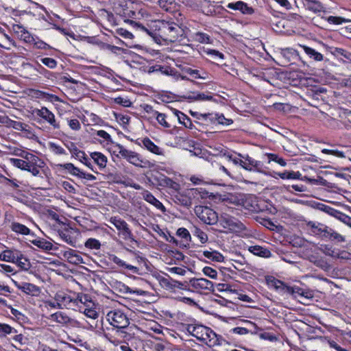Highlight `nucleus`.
I'll use <instances>...</instances> for the list:
<instances>
[{
    "label": "nucleus",
    "mask_w": 351,
    "mask_h": 351,
    "mask_svg": "<svg viewBox=\"0 0 351 351\" xmlns=\"http://www.w3.org/2000/svg\"><path fill=\"white\" fill-rule=\"evenodd\" d=\"M230 332L239 335H245L248 334L250 332V330L247 328H244V327H235V328H232L230 330Z\"/></svg>",
    "instance_id": "774afa93"
},
{
    "label": "nucleus",
    "mask_w": 351,
    "mask_h": 351,
    "mask_svg": "<svg viewBox=\"0 0 351 351\" xmlns=\"http://www.w3.org/2000/svg\"><path fill=\"white\" fill-rule=\"evenodd\" d=\"M106 319L110 326L120 332L123 338L130 340L134 335L133 330L136 327L134 324H130V319L123 310L114 308L109 311L106 315Z\"/></svg>",
    "instance_id": "f257e3e1"
},
{
    "label": "nucleus",
    "mask_w": 351,
    "mask_h": 351,
    "mask_svg": "<svg viewBox=\"0 0 351 351\" xmlns=\"http://www.w3.org/2000/svg\"><path fill=\"white\" fill-rule=\"evenodd\" d=\"M322 152L326 154H332L339 158H345L344 153L337 149H323Z\"/></svg>",
    "instance_id": "338daca9"
},
{
    "label": "nucleus",
    "mask_w": 351,
    "mask_h": 351,
    "mask_svg": "<svg viewBox=\"0 0 351 351\" xmlns=\"http://www.w3.org/2000/svg\"><path fill=\"white\" fill-rule=\"evenodd\" d=\"M249 251L254 255L263 258H269L271 256V253L269 250L259 245H253L250 247Z\"/></svg>",
    "instance_id": "a878e982"
},
{
    "label": "nucleus",
    "mask_w": 351,
    "mask_h": 351,
    "mask_svg": "<svg viewBox=\"0 0 351 351\" xmlns=\"http://www.w3.org/2000/svg\"><path fill=\"white\" fill-rule=\"evenodd\" d=\"M49 319L62 325L70 324L73 321L66 313L61 311L50 315Z\"/></svg>",
    "instance_id": "4be33fe9"
},
{
    "label": "nucleus",
    "mask_w": 351,
    "mask_h": 351,
    "mask_svg": "<svg viewBox=\"0 0 351 351\" xmlns=\"http://www.w3.org/2000/svg\"><path fill=\"white\" fill-rule=\"evenodd\" d=\"M19 37L21 40L27 43H32L35 41L34 38L27 29H25L23 33L20 34Z\"/></svg>",
    "instance_id": "69168bd1"
},
{
    "label": "nucleus",
    "mask_w": 351,
    "mask_h": 351,
    "mask_svg": "<svg viewBox=\"0 0 351 351\" xmlns=\"http://www.w3.org/2000/svg\"><path fill=\"white\" fill-rule=\"evenodd\" d=\"M266 156L269 160V162H271V161L276 162V163L279 164L282 167H285L287 165L286 161L282 158L279 157L278 155H276L275 154L269 153V154H267Z\"/></svg>",
    "instance_id": "3c124183"
},
{
    "label": "nucleus",
    "mask_w": 351,
    "mask_h": 351,
    "mask_svg": "<svg viewBox=\"0 0 351 351\" xmlns=\"http://www.w3.org/2000/svg\"><path fill=\"white\" fill-rule=\"evenodd\" d=\"M327 21L330 24H335V25H339L342 24L343 23L348 22V20L340 17V16H330L326 19Z\"/></svg>",
    "instance_id": "e2e57ef3"
},
{
    "label": "nucleus",
    "mask_w": 351,
    "mask_h": 351,
    "mask_svg": "<svg viewBox=\"0 0 351 351\" xmlns=\"http://www.w3.org/2000/svg\"><path fill=\"white\" fill-rule=\"evenodd\" d=\"M76 302V308H80L81 304H86L88 302L92 301L90 298L86 294L78 295L76 298H75Z\"/></svg>",
    "instance_id": "864d4df0"
},
{
    "label": "nucleus",
    "mask_w": 351,
    "mask_h": 351,
    "mask_svg": "<svg viewBox=\"0 0 351 351\" xmlns=\"http://www.w3.org/2000/svg\"><path fill=\"white\" fill-rule=\"evenodd\" d=\"M192 233L195 237H197L202 243H206L208 241V235L206 232L197 227H193Z\"/></svg>",
    "instance_id": "c03bdc74"
},
{
    "label": "nucleus",
    "mask_w": 351,
    "mask_h": 351,
    "mask_svg": "<svg viewBox=\"0 0 351 351\" xmlns=\"http://www.w3.org/2000/svg\"><path fill=\"white\" fill-rule=\"evenodd\" d=\"M140 145L152 154L158 156H164L165 154L164 149L156 145L153 141H152L147 137H145L143 139H142L141 143Z\"/></svg>",
    "instance_id": "2eb2a0df"
},
{
    "label": "nucleus",
    "mask_w": 351,
    "mask_h": 351,
    "mask_svg": "<svg viewBox=\"0 0 351 351\" xmlns=\"http://www.w3.org/2000/svg\"><path fill=\"white\" fill-rule=\"evenodd\" d=\"M159 184L162 186H168L173 189L177 190L179 186L178 184L169 178L162 176L159 180Z\"/></svg>",
    "instance_id": "58836bf2"
},
{
    "label": "nucleus",
    "mask_w": 351,
    "mask_h": 351,
    "mask_svg": "<svg viewBox=\"0 0 351 351\" xmlns=\"http://www.w3.org/2000/svg\"><path fill=\"white\" fill-rule=\"evenodd\" d=\"M34 113L48 123L54 130L60 128V123L56 121L54 114L47 108H36L34 110Z\"/></svg>",
    "instance_id": "6e6552de"
},
{
    "label": "nucleus",
    "mask_w": 351,
    "mask_h": 351,
    "mask_svg": "<svg viewBox=\"0 0 351 351\" xmlns=\"http://www.w3.org/2000/svg\"><path fill=\"white\" fill-rule=\"evenodd\" d=\"M82 313H84L87 317L93 319H95L98 317V313L95 310V307L90 309L82 307Z\"/></svg>",
    "instance_id": "4d7b16f0"
},
{
    "label": "nucleus",
    "mask_w": 351,
    "mask_h": 351,
    "mask_svg": "<svg viewBox=\"0 0 351 351\" xmlns=\"http://www.w3.org/2000/svg\"><path fill=\"white\" fill-rule=\"evenodd\" d=\"M31 158H32V160L29 162L27 169L25 171H27L34 176H37L40 173L39 167L40 165H38L36 164L37 160H38V157H36L35 156H33L31 154Z\"/></svg>",
    "instance_id": "c85d7f7f"
},
{
    "label": "nucleus",
    "mask_w": 351,
    "mask_h": 351,
    "mask_svg": "<svg viewBox=\"0 0 351 351\" xmlns=\"http://www.w3.org/2000/svg\"><path fill=\"white\" fill-rule=\"evenodd\" d=\"M238 156L243 158V168L252 171L254 170H258L261 167V162L257 161L252 158L250 157L248 155L243 156L241 154H239Z\"/></svg>",
    "instance_id": "f3484780"
},
{
    "label": "nucleus",
    "mask_w": 351,
    "mask_h": 351,
    "mask_svg": "<svg viewBox=\"0 0 351 351\" xmlns=\"http://www.w3.org/2000/svg\"><path fill=\"white\" fill-rule=\"evenodd\" d=\"M324 239H328L337 243H341L345 241L344 237L341 234H339L330 227H328Z\"/></svg>",
    "instance_id": "bb28decb"
},
{
    "label": "nucleus",
    "mask_w": 351,
    "mask_h": 351,
    "mask_svg": "<svg viewBox=\"0 0 351 351\" xmlns=\"http://www.w3.org/2000/svg\"><path fill=\"white\" fill-rule=\"evenodd\" d=\"M304 49V52L309 56V58L313 59L315 61L323 60L324 56L319 52L315 51L314 49L307 47L306 45L301 46Z\"/></svg>",
    "instance_id": "c756f323"
},
{
    "label": "nucleus",
    "mask_w": 351,
    "mask_h": 351,
    "mask_svg": "<svg viewBox=\"0 0 351 351\" xmlns=\"http://www.w3.org/2000/svg\"><path fill=\"white\" fill-rule=\"evenodd\" d=\"M203 254L206 258L210 259L213 261L221 263L224 260L223 256L221 253H219V252L215 251V250H213V251L206 250V251L203 252Z\"/></svg>",
    "instance_id": "7c9ffc66"
},
{
    "label": "nucleus",
    "mask_w": 351,
    "mask_h": 351,
    "mask_svg": "<svg viewBox=\"0 0 351 351\" xmlns=\"http://www.w3.org/2000/svg\"><path fill=\"white\" fill-rule=\"evenodd\" d=\"M193 39L195 41L199 42L200 43H210V36L207 34L200 32H195L193 34Z\"/></svg>",
    "instance_id": "de8ad7c7"
},
{
    "label": "nucleus",
    "mask_w": 351,
    "mask_h": 351,
    "mask_svg": "<svg viewBox=\"0 0 351 351\" xmlns=\"http://www.w3.org/2000/svg\"><path fill=\"white\" fill-rule=\"evenodd\" d=\"M17 287L25 293L32 296L38 295L40 293V288L32 283L23 282L21 285H17Z\"/></svg>",
    "instance_id": "aec40b11"
},
{
    "label": "nucleus",
    "mask_w": 351,
    "mask_h": 351,
    "mask_svg": "<svg viewBox=\"0 0 351 351\" xmlns=\"http://www.w3.org/2000/svg\"><path fill=\"white\" fill-rule=\"evenodd\" d=\"M295 286H288L284 282H282V285H280L278 290L276 291L281 295L288 294L291 295H293Z\"/></svg>",
    "instance_id": "79ce46f5"
},
{
    "label": "nucleus",
    "mask_w": 351,
    "mask_h": 351,
    "mask_svg": "<svg viewBox=\"0 0 351 351\" xmlns=\"http://www.w3.org/2000/svg\"><path fill=\"white\" fill-rule=\"evenodd\" d=\"M119 154L121 157L126 159L130 163L136 167H143V160L140 155L134 152L126 149L123 145H118Z\"/></svg>",
    "instance_id": "1a4fd4ad"
},
{
    "label": "nucleus",
    "mask_w": 351,
    "mask_h": 351,
    "mask_svg": "<svg viewBox=\"0 0 351 351\" xmlns=\"http://www.w3.org/2000/svg\"><path fill=\"white\" fill-rule=\"evenodd\" d=\"M266 280H267V285L269 287L274 289L276 291L278 290V287H280V285H282V282L280 280L276 279V278H274L273 276H269V277L267 278Z\"/></svg>",
    "instance_id": "5fc2aeb1"
},
{
    "label": "nucleus",
    "mask_w": 351,
    "mask_h": 351,
    "mask_svg": "<svg viewBox=\"0 0 351 351\" xmlns=\"http://www.w3.org/2000/svg\"><path fill=\"white\" fill-rule=\"evenodd\" d=\"M204 274L212 279L217 278V271L210 267H204L202 269Z\"/></svg>",
    "instance_id": "052dcab7"
},
{
    "label": "nucleus",
    "mask_w": 351,
    "mask_h": 351,
    "mask_svg": "<svg viewBox=\"0 0 351 351\" xmlns=\"http://www.w3.org/2000/svg\"><path fill=\"white\" fill-rule=\"evenodd\" d=\"M158 27V36L166 42H180L185 38L184 29L172 21H160Z\"/></svg>",
    "instance_id": "7ed1b4c3"
},
{
    "label": "nucleus",
    "mask_w": 351,
    "mask_h": 351,
    "mask_svg": "<svg viewBox=\"0 0 351 351\" xmlns=\"http://www.w3.org/2000/svg\"><path fill=\"white\" fill-rule=\"evenodd\" d=\"M278 176L282 179L298 180L300 178L302 174L299 171H285L279 173Z\"/></svg>",
    "instance_id": "37998d69"
},
{
    "label": "nucleus",
    "mask_w": 351,
    "mask_h": 351,
    "mask_svg": "<svg viewBox=\"0 0 351 351\" xmlns=\"http://www.w3.org/2000/svg\"><path fill=\"white\" fill-rule=\"evenodd\" d=\"M59 235L60 238L68 244L72 246L75 245V240L67 231H61L59 232Z\"/></svg>",
    "instance_id": "6e6d98bb"
},
{
    "label": "nucleus",
    "mask_w": 351,
    "mask_h": 351,
    "mask_svg": "<svg viewBox=\"0 0 351 351\" xmlns=\"http://www.w3.org/2000/svg\"><path fill=\"white\" fill-rule=\"evenodd\" d=\"M308 226L311 227V232L321 237L322 239H324V237L326 236V232L328 229V226L324 225V224H322V223H315V222H313V221H310L308 223Z\"/></svg>",
    "instance_id": "412c9836"
},
{
    "label": "nucleus",
    "mask_w": 351,
    "mask_h": 351,
    "mask_svg": "<svg viewBox=\"0 0 351 351\" xmlns=\"http://www.w3.org/2000/svg\"><path fill=\"white\" fill-rule=\"evenodd\" d=\"M63 256L71 264L79 265L84 263L82 257L76 250L69 249L64 252Z\"/></svg>",
    "instance_id": "6ab92c4d"
},
{
    "label": "nucleus",
    "mask_w": 351,
    "mask_h": 351,
    "mask_svg": "<svg viewBox=\"0 0 351 351\" xmlns=\"http://www.w3.org/2000/svg\"><path fill=\"white\" fill-rule=\"evenodd\" d=\"M3 255L5 256L6 262L14 263L18 259V258H19V255L22 256V254L18 251L5 250L3 251Z\"/></svg>",
    "instance_id": "a19ab883"
},
{
    "label": "nucleus",
    "mask_w": 351,
    "mask_h": 351,
    "mask_svg": "<svg viewBox=\"0 0 351 351\" xmlns=\"http://www.w3.org/2000/svg\"><path fill=\"white\" fill-rule=\"evenodd\" d=\"M185 330L209 347L222 345L225 342L221 335H217L211 328L200 324H186Z\"/></svg>",
    "instance_id": "f03ea898"
},
{
    "label": "nucleus",
    "mask_w": 351,
    "mask_h": 351,
    "mask_svg": "<svg viewBox=\"0 0 351 351\" xmlns=\"http://www.w3.org/2000/svg\"><path fill=\"white\" fill-rule=\"evenodd\" d=\"M186 99L190 101L206 100L211 101L213 99V97L211 95H206L203 93H191L186 96Z\"/></svg>",
    "instance_id": "cd10ccee"
},
{
    "label": "nucleus",
    "mask_w": 351,
    "mask_h": 351,
    "mask_svg": "<svg viewBox=\"0 0 351 351\" xmlns=\"http://www.w3.org/2000/svg\"><path fill=\"white\" fill-rule=\"evenodd\" d=\"M16 333V330L6 324L0 323V337H5L7 335Z\"/></svg>",
    "instance_id": "49530a36"
},
{
    "label": "nucleus",
    "mask_w": 351,
    "mask_h": 351,
    "mask_svg": "<svg viewBox=\"0 0 351 351\" xmlns=\"http://www.w3.org/2000/svg\"><path fill=\"white\" fill-rule=\"evenodd\" d=\"M10 228L12 231L23 235L30 233V230L27 226L18 222L12 223Z\"/></svg>",
    "instance_id": "f704fd0d"
},
{
    "label": "nucleus",
    "mask_w": 351,
    "mask_h": 351,
    "mask_svg": "<svg viewBox=\"0 0 351 351\" xmlns=\"http://www.w3.org/2000/svg\"><path fill=\"white\" fill-rule=\"evenodd\" d=\"M67 148L69 149L73 157H75L76 159H78L87 167H88L92 171H95L93 169V166L92 165L91 162H90L89 159L88 158L84 151L79 149L73 143H71L69 145H67Z\"/></svg>",
    "instance_id": "f8f14e48"
},
{
    "label": "nucleus",
    "mask_w": 351,
    "mask_h": 351,
    "mask_svg": "<svg viewBox=\"0 0 351 351\" xmlns=\"http://www.w3.org/2000/svg\"><path fill=\"white\" fill-rule=\"evenodd\" d=\"M31 242L36 247L45 251L51 250L53 247V245L51 242L47 241L44 239H34Z\"/></svg>",
    "instance_id": "c9c22d12"
},
{
    "label": "nucleus",
    "mask_w": 351,
    "mask_h": 351,
    "mask_svg": "<svg viewBox=\"0 0 351 351\" xmlns=\"http://www.w3.org/2000/svg\"><path fill=\"white\" fill-rule=\"evenodd\" d=\"M294 294L293 295V298H297L298 296L304 297L306 299H311L313 298V293L311 291L304 290L298 286L295 287Z\"/></svg>",
    "instance_id": "ea45409f"
},
{
    "label": "nucleus",
    "mask_w": 351,
    "mask_h": 351,
    "mask_svg": "<svg viewBox=\"0 0 351 351\" xmlns=\"http://www.w3.org/2000/svg\"><path fill=\"white\" fill-rule=\"evenodd\" d=\"M40 62L50 69H54L57 66V61L51 58H43Z\"/></svg>",
    "instance_id": "680f3d73"
},
{
    "label": "nucleus",
    "mask_w": 351,
    "mask_h": 351,
    "mask_svg": "<svg viewBox=\"0 0 351 351\" xmlns=\"http://www.w3.org/2000/svg\"><path fill=\"white\" fill-rule=\"evenodd\" d=\"M199 117L206 119L209 118L212 123H217L219 124L229 125L233 123L230 119H226L223 114H200Z\"/></svg>",
    "instance_id": "4468645a"
},
{
    "label": "nucleus",
    "mask_w": 351,
    "mask_h": 351,
    "mask_svg": "<svg viewBox=\"0 0 351 351\" xmlns=\"http://www.w3.org/2000/svg\"><path fill=\"white\" fill-rule=\"evenodd\" d=\"M195 213L204 223L213 225L218 221L219 217L217 213L208 206H195Z\"/></svg>",
    "instance_id": "423d86ee"
},
{
    "label": "nucleus",
    "mask_w": 351,
    "mask_h": 351,
    "mask_svg": "<svg viewBox=\"0 0 351 351\" xmlns=\"http://www.w3.org/2000/svg\"><path fill=\"white\" fill-rule=\"evenodd\" d=\"M243 206L246 210L253 213H257L261 210L256 197L252 195L245 197L243 199Z\"/></svg>",
    "instance_id": "dca6fc26"
},
{
    "label": "nucleus",
    "mask_w": 351,
    "mask_h": 351,
    "mask_svg": "<svg viewBox=\"0 0 351 351\" xmlns=\"http://www.w3.org/2000/svg\"><path fill=\"white\" fill-rule=\"evenodd\" d=\"M156 278L160 287L167 291L174 292L176 289L188 290L187 281L176 280L167 274L165 276L158 275Z\"/></svg>",
    "instance_id": "20e7f679"
},
{
    "label": "nucleus",
    "mask_w": 351,
    "mask_h": 351,
    "mask_svg": "<svg viewBox=\"0 0 351 351\" xmlns=\"http://www.w3.org/2000/svg\"><path fill=\"white\" fill-rule=\"evenodd\" d=\"M176 234L186 241H190L191 238L189 230L184 228H178L176 232Z\"/></svg>",
    "instance_id": "0e129e2a"
},
{
    "label": "nucleus",
    "mask_w": 351,
    "mask_h": 351,
    "mask_svg": "<svg viewBox=\"0 0 351 351\" xmlns=\"http://www.w3.org/2000/svg\"><path fill=\"white\" fill-rule=\"evenodd\" d=\"M184 71L195 79L205 80L207 78V73L204 72L202 73L201 71L197 69H193L190 67H186L184 69Z\"/></svg>",
    "instance_id": "4c0bfd02"
},
{
    "label": "nucleus",
    "mask_w": 351,
    "mask_h": 351,
    "mask_svg": "<svg viewBox=\"0 0 351 351\" xmlns=\"http://www.w3.org/2000/svg\"><path fill=\"white\" fill-rule=\"evenodd\" d=\"M200 189H190L182 192H178L173 196V200L176 203L185 207H189L192 204L191 196L195 197L199 194Z\"/></svg>",
    "instance_id": "0eeeda50"
},
{
    "label": "nucleus",
    "mask_w": 351,
    "mask_h": 351,
    "mask_svg": "<svg viewBox=\"0 0 351 351\" xmlns=\"http://www.w3.org/2000/svg\"><path fill=\"white\" fill-rule=\"evenodd\" d=\"M175 114L178 117L180 123L182 124L186 128L190 129L193 128V125L192 121L189 117L177 110H175Z\"/></svg>",
    "instance_id": "2f4dec72"
},
{
    "label": "nucleus",
    "mask_w": 351,
    "mask_h": 351,
    "mask_svg": "<svg viewBox=\"0 0 351 351\" xmlns=\"http://www.w3.org/2000/svg\"><path fill=\"white\" fill-rule=\"evenodd\" d=\"M9 161L12 165L25 171L26 170L29 163V162H27L24 160L14 158H10Z\"/></svg>",
    "instance_id": "a18cd8bd"
},
{
    "label": "nucleus",
    "mask_w": 351,
    "mask_h": 351,
    "mask_svg": "<svg viewBox=\"0 0 351 351\" xmlns=\"http://www.w3.org/2000/svg\"><path fill=\"white\" fill-rule=\"evenodd\" d=\"M332 53L339 57L342 56L346 59V61L350 62L351 58V53L342 49V48H335L332 51Z\"/></svg>",
    "instance_id": "09e8293b"
},
{
    "label": "nucleus",
    "mask_w": 351,
    "mask_h": 351,
    "mask_svg": "<svg viewBox=\"0 0 351 351\" xmlns=\"http://www.w3.org/2000/svg\"><path fill=\"white\" fill-rule=\"evenodd\" d=\"M49 147L50 150L56 155H64L66 154L65 149L62 147L55 143L50 142L49 143Z\"/></svg>",
    "instance_id": "8fccbe9b"
},
{
    "label": "nucleus",
    "mask_w": 351,
    "mask_h": 351,
    "mask_svg": "<svg viewBox=\"0 0 351 351\" xmlns=\"http://www.w3.org/2000/svg\"><path fill=\"white\" fill-rule=\"evenodd\" d=\"M54 299L56 301L59 302V306H60L62 308L76 309L77 302H75V298L63 291L56 293Z\"/></svg>",
    "instance_id": "9d476101"
},
{
    "label": "nucleus",
    "mask_w": 351,
    "mask_h": 351,
    "mask_svg": "<svg viewBox=\"0 0 351 351\" xmlns=\"http://www.w3.org/2000/svg\"><path fill=\"white\" fill-rule=\"evenodd\" d=\"M85 247L91 250H99L101 247V243L99 240L90 238L85 242Z\"/></svg>",
    "instance_id": "603ef678"
},
{
    "label": "nucleus",
    "mask_w": 351,
    "mask_h": 351,
    "mask_svg": "<svg viewBox=\"0 0 351 351\" xmlns=\"http://www.w3.org/2000/svg\"><path fill=\"white\" fill-rule=\"evenodd\" d=\"M110 222L113 224L116 228L120 231L124 239H132V233L129 228L128 223L123 219L117 217H111Z\"/></svg>",
    "instance_id": "9b49d317"
},
{
    "label": "nucleus",
    "mask_w": 351,
    "mask_h": 351,
    "mask_svg": "<svg viewBox=\"0 0 351 351\" xmlns=\"http://www.w3.org/2000/svg\"><path fill=\"white\" fill-rule=\"evenodd\" d=\"M227 8L234 10H239L244 14H252L254 13V9L248 6L246 3L241 1H238L235 3H229L227 5Z\"/></svg>",
    "instance_id": "a211bd4d"
},
{
    "label": "nucleus",
    "mask_w": 351,
    "mask_h": 351,
    "mask_svg": "<svg viewBox=\"0 0 351 351\" xmlns=\"http://www.w3.org/2000/svg\"><path fill=\"white\" fill-rule=\"evenodd\" d=\"M158 4L166 12H173L176 10L177 3L175 0H158Z\"/></svg>",
    "instance_id": "393cba45"
},
{
    "label": "nucleus",
    "mask_w": 351,
    "mask_h": 351,
    "mask_svg": "<svg viewBox=\"0 0 351 351\" xmlns=\"http://www.w3.org/2000/svg\"><path fill=\"white\" fill-rule=\"evenodd\" d=\"M217 222L223 228L232 232H239L245 229V226L243 223L226 213L221 215Z\"/></svg>",
    "instance_id": "39448f33"
},
{
    "label": "nucleus",
    "mask_w": 351,
    "mask_h": 351,
    "mask_svg": "<svg viewBox=\"0 0 351 351\" xmlns=\"http://www.w3.org/2000/svg\"><path fill=\"white\" fill-rule=\"evenodd\" d=\"M59 166L66 170L70 174L80 178L82 171L71 162L59 165Z\"/></svg>",
    "instance_id": "72a5a7b5"
},
{
    "label": "nucleus",
    "mask_w": 351,
    "mask_h": 351,
    "mask_svg": "<svg viewBox=\"0 0 351 351\" xmlns=\"http://www.w3.org/2000/svg\"><path fill=\"white\" fill-rule=\"evenodd\" d=\"M6 124L8 126L19 131H27V128H29L28 125L24 123L13 121L11 119H8V121H6Z\"/></svg>",
    "instance_id": "e433bc0d"
},
{
    "label": "nucleus",
    "mask_w": 351,
    "mask_h": 351,
    "mask_svg": "<svg viewBox=\"0 0 351 351\" xmlns=\"http://www.w3.org/2000/svg\"><path fill=\"white\" fill-rule=\"evenodd\" d=\"M109 259L110 261L113 262L114 263L117 264L119 267H125L129 270L136 271L137 268L133 265L126 264L123 260L119 258L118 256H117L114 254H111L109 256Z\"/></svg>",
    "instance_id": "473e14b6"
},
{
    "label": "nucleus",
    "mask_w": 351,
    "mask_h": 351,
    "mask_svg": "<svg viewBox=\"0 0 351 351\" xmlns=\"http://www.w3.org/2000/svg\"><path fill=\"white\" fill-rule=\"evenodd\" d=\"M155 117L158 123L164 128H169L171 127V125L166 120V115L165 114L158 112Z\"/></svg>",
    "instance_id": "13d9d810"
},
{
    "label": "nucleus",
    "mask_w": 351,
    "mask_h": 351,
    "mask_svg": "<svg viewBox=\"0 0 351 351\" xmlns=\"http://www.w3.org/2000/svg\"><path fill=\"white\" fill-rule=\"evenodd\" d=\"M191 285L193 289L196 290H208L211 291L213 289V283L203 278H191L188 282V286Z\"/></svg>",
    "instance_id": "ddd939ff"
},
{
    "label": "nucleus",
    "mask_w": 351,
    "mask_h": 351,
    "mask_svg": "<svg viewBox=\"0 0 351 351\" xmlns=\"http://www.w3.org/2000/svg\"><path fill=\"white\" fill-rule=\"evenodd\" d=\"M143 197L146 202L154 205L158 209L162 210V212H165L166 210L165 207L163 206V204L158 199H157L149 191H145L143 193Z\"/></svg>",
    "instance_id": "5701e85b"
},
{
    "label": "nucleus",
    "mask_w": 351,
    "mask_h": 351,
    "mask_svg": "<svg viewBox=\"0 0 351 351\" xmlns=\"http://www.w3.org/2000/svg\"><path fill=\"white\" fill-rule=\"evenodd\" d=\"M90 156L94 160L95 163L99 166V169H101L106 167L108 158L104 154L101 152H91Z\"/></svg>",
    "instance_id": "b1692460"
},
{
    "label": "nucleus",
    "mask_w": 351,
    "mask_h": 351,
    "mask_svg": "<svg viewBox=\"0 0 351 351\" xmlns=\"http://www.w3.org/2000/svg\"><path fill=\"white\" fill-rule=\"evenodd\" d=\"M337 215H336V217L340 220L341 221H342L343 223L346 224L347 226L351 227V217L343 213H341V212H337Z\"/></svg>",
    "instance_id": "bf43d9fd"
}]
</instances>
